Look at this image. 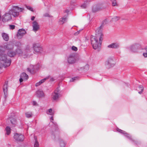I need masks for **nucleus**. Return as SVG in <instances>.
Instances as JSON below:
<instances>
[{
    "instance_id": "nucleus-1",
    "label": "nucleus",
    "mask_w": 147,
    "mask_h": 147,
    "mask_svg": "<svg viewBox=\"0 0 147 147\" xmlns=\"http://www.w3.org/2000/svg\"><path fill=\"white\" fill-rule=\"evenodd\" d=\"M107 22L106 19L102 21V25L96 30V36H92L91 38V44L94 49H99L100 47L103 40L101 28L103 26V25L106 24Z\"/></svg>"
},
{
    "instance_id": "nucleus-2",
    "label": "nucleus",
    "mask_w": 147,
    "mask_h": 147,
    "mask_svg": "<svg viewBox=\"0 0 147 147\" xmlns=\"http://www.w3.org/2000/svg\"><path fill=\"white\" fill-rule=\"evenodd\" d=\"M13 49L14 45L12 43L9 42L3 47H0V53L5 52V50H6L7 55L10 57H13L16 55V52Z\"/></svg>"
},
{
    "instance_id": "nucleus-3",
    "label": "nucleus",
    "mask_w": 147,
    "mask_h": 147,
    "mask_svg": "<svg viewBox=\"0 0 147 147\" xmlns=\"http://www.w3.org/2000/svg\"><path fill=\"white\" fill-rule=\"evenodd\" d=\"M0 53V61L2 62V63L4 65V67L5 68L10 66L11 60L10 59L7 58V55L4 53Z\"/></svg>"
},
{
    "instance_id": "nucleus-4",
    "label": "nucleus",
    "mask_w": 147,
    "mask_h": 147,
    "mask_svg": "<svg viewBox=\"0 0 147 147\" xmlns=\"http://www.w3.org/2000/svg\"><path fill=\"white\" fill-rule=\"evenodd\" d=\"M24 9L23 8H19L18 6H14L9 11V13L14 17H16L18 16L20 12L22 11Z\"/></svg>"
},
{
    "instance_id": "nucleus-5",
    "label": "nucleus",
    "mask_w": 147,
    "mask_h": 147,
    "mask_svg": "<svg viewBox=\"0 0 147 147\" xmlns=\"http://www.w3.org/2000/svg\"><path fill=\"white\" fill-rule=\"evenodd\" d=\"M115 64V62L114 59L112 58H109L105 63V66L108 69L114 66Z\"/></svg>"
},
{
    "instance_id": "nucleus-6",
    "label": "nucleus",
    "mask_w": 147,
    "mask_h": 147,
    "mask_svg": "<svg viewBox=\"0 0 147 147\" xmlns=\"http://www.w3.org/2000/svg\"><path fill=\"white\" fill-rule=\"evenodd\" d=\"M13 138L16 142H22L24 141L25 137L24 135L17 133L14 134Z\"/></svg>"
},
{
    "instance_id": "nucleus-7",
    "label": "nucleus",
    "mask_w": 147,
    "mask_h": 147,
    "mask_svg": "<svg viewBox=\"0 0 147 147\" xmlns=\"http://www.w3.org/2000/svg\"><path fill=\"white\" fill-rule=\"evenodd\" d=\"M106 7L104 6V4L102 3H98L94 5L92 8V11L95 12L98 11L102 9H105Z\"/></svg>"
},
{
    "instance_id": "nucleus-8",
    "label": "nucleus",
    "mask_w": 147,
    "mask_h": 147,
    "mask_svg": "<svg viewBox=\"0 0 147 147\" xmlns=\"http://www.w3.org/2000/svg\"><path fill=\"white\" fill-rule=\"evenodd\" d=\"M40 66L39 64H37L35 65H30V67L27 68V70L31 74H34L35 73L36 71L39 69Z\"/></svg>"
},
{
    "instance_id": "nucleus-9",
    "label": "nucleus",
    "mask_w": 147,
    "mask_h": 147,
    "mask_svg": "<svg viewBox=\"0 0 147 147\" xmlns=\"http://www.w3.org/2000/svg\"><path fill=\"white\" fill-rule=\"evenodd\" d=\"M141 46L140 44L135 43L131 46L129 49L132 52L135 53L137 52L138 49Z\"/></svg>"
},
{
    "instance_id": "nucleus-10",
    "label": "nucleus",
    "mask_w": 147,
    "mask_h": 147,
    "mask_svg": "<svg viewBox=\"0 0 147 147\" xmlns=\"http://www.w3.org/2000/svg\"><path fill=\"white\" fill-rule=\"evenodd\" d=\"M74 54H71L69 55L67 58L68 63L70 64H72L76 62V59L75 57Z\"/></svg>"
},
{
    "instance_id": "nucleus-11",
    "label": "nucleus",
    "mask_w": 147,
    "mask_h": 147,
    "mask_svg": "<svg viewBox=\"0 0 147 147\" xmlns=\"http://www.w3.org/2000/svg\"><path fill=\"white\" fill-rule=\"evenodd\" d=\"M26 33V32L24 29H19L17 34V37L18 39L22 38L24 35Z\"/></svg>"
},
{
    "instance_id": "nucleus-12",
    "label": "nucleus",
    "mask_w": 147,
    "mask_h": 147,
    "mask_svg": "<svg viewBox=\"0 0 147 147\" xmlns=\"http://www.w3.org/2000/svg\"><path fill=\"white\" fill-rule=\"evenodd\" d=\"M59 88H57L54 92L52 93V98L54 100H56L58 98L59 95Z\"/></svg>"
},
{
    "instance_id": "nucleus-13",
    "label": "nucleus",
    "mask_w": 147,
    "mask_h": 147,
    "mask_svg": "<svg viewBox=\"0 0 147 147\" xmlns=\"http://www.w3.org/2000/svg\"><path fill=\"white\" fill-rule=\"evenodd\" d=\"M10 13H6L2 16V21L3 22L8 21L11 19V16Z\"/></svg>"
},
{
    "instance_id": "nucleus-14",
    "label": "nucleus",
    "mask_w": 147,
    "mask_h": 147,
    "mask_svg": "<svg viewBox=\"0 0 147 147\" xmlns=\"http://www.w3.org/2000/svg\"><path fill=\"white\" fill-rule=\"evenodd\" d=\"M117 131L123 134L125 137L131 140L134 142V141L132 139L131 136H130L129 134L127 133L125 131L118 128L117 129Z\"/></svg>"
},
{
    "instance_id": "nucleus-15",
    "label": "nucleus",
    "mask_w": 147,
    "mask_h": 147,
    "mask_svg": "<svg viewBox=\"0 0 147 147\" xmlns=\"http://www.w3.org/2000/svg\"><path fill=\"white\" fill-rule=\"evenodd\" d=\"M32 27L33 30L36 32L39 29L40 26L36 21H34L33 23Z\"/></svg>"
},
{
    "instance_id": "nucleus-16",
    "label": "nucleus",
    "mask_w": 147,
    "mask_h": 147,
    "mask_svg": "<svg viewBox=\"0 0 147 147\" xmlns=\"http://www.w3.org/2000/svg\"><path fill=\"white\" fill-rule=\"evenodd\" d=\"M33 48L34 51L36 53H41L42 51V48L40 47L38 44L34 45Z\"/></svg>"
},
{
    "instance_id": "nucleus-17",
    "label": "nucleus",
    "mask_w": 147,
    "mask_h": 147,
    "mask_svg": "<svg viewBox=\"0 0 147 147\" xmlns=\"http://www.w3.org/2000/svg\"><path fill=\"white\" fill-rule=\"evenodd\" d=\"M67 16L68 14H67V15L63 17L60 18L59 22V24H63L65 22L67 19Z\"/></svg>"
},
{
    "instance_id": "nucleus-18",
    "label": "nucleus",
    "mask_w": 147,
    "mask_h": 147,
    "mask_svg": "<svg viewBox=\"0 0 147 147\" xmlns=\"http://www.w3.org/2000/svg\"><path fill=\"white\" fill-rule=\"evenodd\" d=\"M36 93L37 96L39 98L45 96L43 92L41 90H38L36 92Z\"/></svg>"
},
{
    "instance_id": "nucleus-19",
    "label": "nucleus",
    "mask_w": 147,
    "mask_h": 147,
    "mask_svg": "<svg viewBox=\"0 0 147 147\" xmlns=\"http://www.w3.org/2000/svg\"><path fill=\"white\" fill-rule=\"evenodd\" d=\"M107 47L109 48L116 49L119 47V45L117 43H113L108 45Z\"/></svg>"
},
{
    "instance_id": "nucleus-20",
    "label": "nucleus",
    "mask_w": 147,
    "mask_h": 147,
    "mask_svg": "<svg viewBox=\"0 0 147 147\" xmlns=\"http://www.w3.org/2000/svg\"><path fill=\"white\" fill-rule=\"evenodd\" d=\"M51 77L50 76H49L46 77L45 78L41 80L38 82L37 83L35 84V86H38L40 85L42 83H44L49 78H50Z\"/></svg>"
},
{
    "instance_id": "nucleus-21",
    "label": "nucleus",
    "mask_w": 147,
    "mask_h": 147,
    "mask_svg": "<svg viewBox=\"0 0 147 147\" xmlns=\"http://www.w3.org/2000/svg\"><path fill=\"white\" fill-rule=\"evenodd\" d=\"M91 0H86L84 2L83 4L81 5V7L82 8H85L88 5L89 2Z\"/></svg>"
},
{
    "instance_id": "nucleus-22",
    "label": "nucleus",
    "mask_w": 147,
    "mask_h": 147,
    "mask_svg": "<svg viewBox=\"0 0 147 147\" xmlns=\"http://www.w3.org/2000/svg\"><path fill=\"white\" fill-rule=\"evenodd\" d=\"M3 90L5 96L7 95V83L6 82H5V84L3 86Z\"/></svg>"
},
{
    "instance_id": "nucleus-23",
    "label": "nucleus",
    "mask_w": 147,
    "mask_h": 147,
    "mask_svg": "<svg viewBox=\"0 0 147 147\" xmlns=\"http://www.w3.org/2000/svg\"><path fill=\"white\" fill-rule=\"evenodd\" d=\"M2 36L3 39L6 41H7L9 39V37L8 35L7 34L5 33H2Z\"/></svg>"
},
{
    "instance_id": "nucleus-24",
    "label": "nucleus",
    "mask_w": 147,
    "mask_h": 147,
    "mask_svg": "<svg viewBox=\"0 0 147 147\" xmlns=\"http://www.w3.org/2000/svg\"><path fill=\"white\" fill-rule=\"evenodd\" d=\"M11 123L13 126H15L17 124V120L16 118H13L10 120Z\"/></svg>"
},
{
    "instance_id": "nucleus-25",
    "label": "nucleus",
    "mask_w": 147,
    "mask_h": 147,
    "mask_svg": "<svg viewBox=\"0 0 147 147\" xmlns=\"http://www.w3.org/2000/svg\"><path fill=\"white\" fill-rule=\"evenodd\" d=\"M15 51L16 52V54H18L19 55H21L23 53V52L22 50L19 48L15 50Z\"/></svg>"
},
{
    "instance_id": "nucleus-26",
    "label": "nucleus",
    "mask_w": 147,
    "mask_h": 147,
    "mask_svg": "<svg viewBox=\"0 0 147 147\" xmlns=\"http://www.w3.org/2000/svg\"><path fill=\"white\" fill-rule=\"evenodd\" d=\"M20 77L23 78L24 79H27L28 78V75L26 74V73H22L20 76Z\"/></svg>"
},
{
    "instance_id": "nucleus-27",
    "label": "nucleus",
    "mask_w": 147,
    "mask_h": 147,
    "mask_svg": "<svg viewBox=\"0 0 147 147\" xmlns=\"http://www.w3.org/2000/svg\"><path fill=\"white\" fill-rule=\"evenodd\" d=\"M25 115L26 117L28 118L32 117L33 115L32 113L30 111L26 112Z\"/></svg>"
},
{
    "instance_id": "nucleus-28",
    "label": "nucleus",
    "mask_w": 147,
    "mask_h": 147,
    "mask_svg": "<svg viewBox=\"0 0 147 147\" xmlns=\"http://www.w3.org/2000/svg\"><path fill=\"white\" fill-rule=\"evenodd\" d=\"M47 113L48 115H53L54 114V111H53L51 109H50L47 111Z\"/></svg>"
},
{
    "instance_id": "nucleus-29",
    "label": "nucleus",
    "mask_w": 147,
    "mask_h": 147,
    "mask_svg": "<svg viewBox=\"0 0 147 147\" xmlns=\"http://www.w3.org/2000/svg\"><path fill=\"white\" fill-rule=\"evenodd\" d=\"M34 139L35 140V142L34 144V147H39V144L37 140L36 137L35 136H34Z\"/></svg>"
},
{
    "instance_id": "nucleus-30",
    "label": "nucleus",
    "mask_w": 147,
    "mask_h": 147,
    "mask_svg": "<svg viewBox=\"0 0 147 147\" xmlns=\"http://www.w3.org/2000/svg\"><path fill=\"white\" fill-rule=\"evenodd\" d=\"M6 134L7 135H9L11 132V129L9 127L7 126L5 128Z\"/></svg>"
},
{
    "instance_id": "nucleus-31",
    "label": "nucleus",
    "mask_w": 147,
    "mask_h": 147,
    "mask_svg": "<svg viewBox=\"0 0 147 147\" xmlns=\"http://www.w3.org/2000/svg\"><path fill=\"white\" fill-rule=\"evenodd\" d=\"M120 19V17L119 16H116L114 17L113 18L111 21L113 22H116L118 20Z\"/></svg>"
},
{
    "instance_id": "nucleus-32",
    "label": "nucleus",
    "mask_w": 147,
    "mask_h": 147,
    "mask_svg": "<svg viewBox=\"0 0 147 147\" xmlns=\"http://www.w3.org/2000/svg\"><path fill=\"white\" fill-rule=\"evenodd\" d=\"M112 2V5L115 6L117 5V3L116 0H111Z\"/></svg>"
},
{
    "instance_id": "nucleus-33",
    "label": "nucleus",
    "mask_w": 147,
    "mask_h": 147,
    "mask_svg": "<svg viewBox=\"0 0 147 147\" xmlns=\"http://www.w3.org/2000/svg\"><path fill=\"white\" fill-rule=\"evenodd\" d=\"M60 144L61 147H64L65 146V143L62 140H61L60 142Z\"/></svg>"
},
{
    "instance_id": "nucleus-34",
    "label": "nucleus",
    "mask_w": 147,
    "mask_h": 147,
    "mask_svg": "<svg viewBox=\"0 0 147 147\" xmlns=\"http://www.w3.org/2000/svg\"><path fill=\"white\" fill-rule=\"evenodd\" d=\"M43 16L45 17H49V18H52L53 16L50 15L48 13H45L43 15Z\"/></svg>"
},
{
    "instance_id": "nucleus-35",
    "label": "nucleus",
    "mask_w": 147,
    "mask_h": 147,
    "mask_svg": "<svg viewBox=\"0 0 147 147\" xmlns=\"http://www.w3.org/2000/svg\"><path fill=\"white\" fill-rule=\"evenodd\" d=\"M25 6L27 8V9H28V10H29L31 11H33V8L32 7H30V6H27L26 5Z\"/></svg>"
},
{
    "instance_id": "nucleus-36",
    "label": "nucleus",
    "mask_w": 147,
    "mask_h": 147,
    "mask_svg": "<svg viewBox=\"0 0 147 147\" xmlns=\"http://www.w3.org/2000/svg\"><path fill=\"white\" fill-rule=\"evenodd\" d=\"M51 117H50V119L51 120V122H52L53 123L54 125H56L57 124V123L56 122H53V121H52L51 120H53V115H51Z\"/></svg>"
},
{
    "instance_id": "nucleus-37",
    "label": "nucleus",
    "mask_w": 147,
    "mask_h": 147,
    "mask_svg": "<svg viewBox=\"0 0 147 147\" xmlns=\"http://www.w3.org/2000/svg\"><path fill=\"white\" fill-rule=\"evenodd\" d=\"M139 88H141V91L139 92L138 93L140 94H141L144 88L142 86H139Z\"/></svg>"
},
{
    "instance_id": "nucleus-38",
    "label": "nucleus",
    "mask_w": 147,
    "mask_h": 147,
    "mask_svg": "<svg viewBox=\"0 0 147 147\" xmlns=\"http://www.w3.org/2000/svg\"><path fill=\"white\" fill-rule=\"evenodd\" d=\"M84 69L85 70H88L89 69V66L88 65H85L84 67Z\"/></svg>"
},
{
    "instance_id": "nucleus-39",
    "label": "nucleus",
    "mask_w": 147,
    "mask_h": 147,
    "mask_svg": "<svg viewBox=\"0 0 147 147\" xmlns=\"http://www.w3.org/2000/svg\"><path fill=\"white\" fill-rule=\"evenodd\" d=\"M72 49L75 51H76L78 50V49L76 47L74 46H73L72 47Z\"/></svg>"
},
{
    "instance_id": "nucleus-40",
    "label": "nucleus",
    "mask_w": 147,
    "mask_h": 147,
    "mask_svg": "<svg viewBox=\"0 0 147 147\" xmlns=\"http://www.w3.org/2000/svg\"><path fill=\"white\" fill-rule=\"evenodd\" d=\"M32 104L33 105L35 106H37L38 105L37 102H36L34 101H33Z\"/></svg>"
},
{
    "instance_id": "nucleus-41",
    "label": "nucleus",
    "mask_w": 147,
    "mask_h": 147,
    "mask_svg": "<svg viewBox=\"0 0 147 147\" xmlns=\"http://www.w3.org/2000/svg\"><path fill=\"white\" fill-rule=\"evenodd\" d=\"M10 28L11 29H13L15 27V26L14 25H10Z\"/></svg>"
},
{
    "instance_id": "nucleus-42",
    "label": "nucleus",
    "mask_w": 147,
    "mask_h": 147,
    "mask_svg": "<svg viewBox=\"0 0 147 147\" xmlns=\"http://www.w3.org/2000/svg\"><path fill=\"white\" fill-rule=\"evenodd\" d=\"M21 43L20 42H18L16 43V45L18 47H20L21 46Z\"/></svg>"
},
{
    "instance_id": "nucleus-43",
    "label": "nucleus",
    "mask_w": 147,
    "mask_h": 147,
    "mask_svg": "<svg viewBox=\"0 0 147 147\" xmlns=\"http://www.w3.org/2000/svg\"><path fill=\"white\" fill-rule=\"evenodd\" d=\"M30 47L29 46H27L26 47V51H29L30 50Z\"/></svg>"
},
{
    "instance_id": "nucleus-44",
    "label": "nucleus",
    "mask_w": 147,
    "mask_h": 147,
    "mask_svg": "<svg viewBox=\"0 0 147 147\" xmlns=\"http://www.w3.org/2000/svg\"><path fill=\"white\" fill-rule=\"evenodd\" d=\"M77 78L74 77L72 78L70 80V82H74V81L76 80V79Z\"/></svg>"
},
{
    "instance_id": "nucleus-45",
    "label": "nucleus",
    "mask_w": 147,
    "mask_h": 147,
    "mask_svg": "<svg viewBox=\"0 0 147 147\" xmlns=\"http://www.w3.org/2000/svg\"><path fill=\"white\" fill-rule=\"evenodd\" d=\"M143 55L145 57H147V52H144L143 53Z\"/></svg>"
},
{
    "instance_id": "nucleus-46",
    "label": "nucleus",
    "mask_w": 147,
    "mask_h": 147,
    "mask_svg": "<svg viewBox=\"0 0 147 147\" xmlns=\"http://www.w3.org/2000/svg\"><path fill=\"white\" fill-rule=\"evenodd\" d=\"M80 30L78 31L77 32H75V33H74V35H78L80 33Z\"/></svg>"
},
{
    "instance_id": "nucleus-47",
    "label": "nucleus",
    "mask_w": 147,
    "mask_h": 147,
    "mask_svg": "<svg viewBox=\"0 0 147 147\" xmlns=\"http://www.w3.org/2000/svg\"><path fill=\"white\" fill-rule=\"evenodd\" d=\"M3 67H4V65H3V64L2 63H1L0 62V68H1Z\"/></svg>"
},
{
    "instance_id": "nucleus-48",
    "label": "nucleus",
    "mask_w": 147,
    "mask_h": 147,
    "mask_svg": "<svg viewBox=\"0 0 147 147\" xmlns=\"http://www.w3.org/2000/svg\"><path fill=\"white\" fill-rule=\"evenodd\" d=\"M20 78L19 80V81L20 82H22L23 81V80L24 79L23 78H22V77H20Z\"/></svg>"
},
{
    "instance_id": "nucleus-49",
    "label": "nucleus",
    "mask_w": 147,
    "mask_h": 147,
    "mask_svg": "<svg viewBox=\"0 0 147 147\" xmlns=\"http://www.w3.org/2000/svg\"><path fill=\"white\" fill-rule=\"evenodd\" d=\"M52 138H53L55 139V137H56L55 136V135H54V133H52Z\"/></svg>"
},
{
    "instance_id": "nucleus-50",
    "label": "nucleus",
    "mask_w": 147,
    "mask_h": 147,
    "mask_svg": "<svg viewBox=\"0 0 147 147\" xmlns=\"http://www.w3.org/2000/svg\"><path fill=\"white\" fill-rule=\"evenodd\" d=\"M143 49L146 52H147V47H146L144 49Z\"/></svg>"
},
{
    "instance_id": "nucleus-51",
    "label": "nucleus",
    "mask_w": 147,
    "mask_h": 147,
    "mask_svg": "<svg viewBox=\"0 0 147 147\" xmlns=\"http://www.w3.org/2000/svg\"><path fill=\"white\" fill-rule=\"evenodd\" d=\"M35 17L34 16H32L31 18V20H33L35 19Z\"/></svg>"
},
{
    "instance_id": "nucleus-52",
    "label": "nucleus",
    "mask_w": 147,
    "mask_h": 147,
    "mask_svg": "<svg viewBox=\"0 0 147 147\" xmlns=\"http://www.w3.org/2000/svg\"><path fill=\"white\" fill-rule=\"evenodd\" d=\"M76 2L75 0H72L71 1V3L72 4V3H74Z\"/></svg>"
},
{
    "instance_id": "nucleus-53",
    "label": "nucleus",
    "mask_w": 147,
    "mask_h": 147,
    "mask_svg": "<svg viewBox=\"0 0 147 147\" xmlns=\"http://www.w3.org/2000/svg\"><path fill=\"white\" fill-rule=\"evenodd\" d=\"M50 81H53L54 80V79L53 78H51L50 79Z\"/></svg>"
},
{
    "instance_id": "nucleus-54",
    "label": "nucleus",
    "mask_w": 147,
    "mask_h": 147,
    "mask_svg": "<svg viewBox=\"0 0 147 147\" xmlns=\"http://www.w3.org/2000/svg\"><path fill=\"white\" fill-rule=\"evenodd\" d=\"M69 10H68L67 9L65 10V12H66V13H68L69 12Z\"/></svg>"
},
{
    "instance_id": "nucleus-55",
    "label": "nucleus",
    "mask_w": 147,
    "mask_h": 147,
    "mask_svg": "<svg viewBox=\"0 0 147 147\" xmlns=\"http://www.w3.org/2000/svg\"><path fill=\"white\" fill-rule=\"evenodd\" d=\"M12 118V117L11 116H10V117H9V118Z\"/></svg>"
},
{
    "instance_id": "nucleus-56",
    "label": "nucleus",
    "mask_w": 147,
    "mask_h": 147,
    "mask_svg": "<svg viewBox=\"0 0 147 147\" xmlns=\"http://www.w3.org/2000/svg\"><path fill=\"white\" fill-rule=\"evenodd\" d=\"M139 89H140V90H141V88H140L139 87Z\"/></svg>"
}]
</instances>
